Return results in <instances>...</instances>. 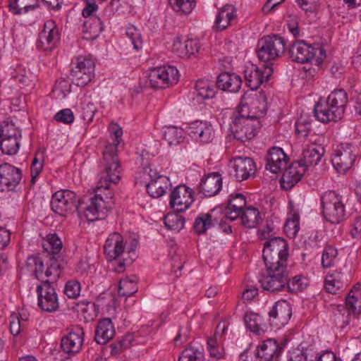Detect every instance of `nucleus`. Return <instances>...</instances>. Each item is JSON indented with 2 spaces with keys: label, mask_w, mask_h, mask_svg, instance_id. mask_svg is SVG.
Instances as JSON below:
<instances>
[{
  "label": "nucleus",
  "mask_w": 361,
  "mask_h": 361,
  "mask_svg": "<svg viewBox=\"0 0 361 361\" xmlns=\"http://www.w3.org/2000/svg\"><path fill=\"white\" fill-rule=\"evenodd\" d=\"M115 139L113 143L106 145L103 152V164L104 171L102 173L101 180L99 182L95 192L90 198V204L84 208V214L88 221L102 219L106 216L108 212L111 210L114 202L113 195L109 192L104 199L101 193L102 189L109 190V183H117L120 180V161L117 155V147L121 142L123 135L121 128H117L114 131Z\"/></svg>",
  "instance_id": "1"
},
{
  "label": "nucleus",
  "mask_w": 361,
  "mask_h": 361,
  "mask_svg": "<svg viewBox=\"0 0 361 361\" xmlns=\"http://www.w3.org/2000/svg\"><path fill=\"white\" fill-rule=\"evenodd\" d=\"M260 99L265 100L263 95L247 97L245 94L242 97L241 102L236 112L233 114V122L231 130L234 137L242 142L252 140L255 137L261 128L259 117L264 114L265 105L262 104Z\"/></svg>",
  "instance_id": "2"
},
{
  "label": "nucleus",
  "mask_w": 361,
  "mask_h": 361,
  "mask_svg": "<svg viewBox=\"0 0 361 361\" xmlns=\"http://www.w3.org/2000/svg\"><path fill=\"white\" fill-rule=\"evenodd\" d=\"M348 94L343 89L331 92L326 98H320L314 105L313 112L316 118L322 123L340 121L348 104Z\"/></svg>",
  "instance_id": "3"
},
{
  "label": "nucleus",
  "mask_w": 361,
  "mask_h": 361,
  "mask_svg": "<svg viewBox=\"0 0 361 361\" xmlns=\"http://www.w3.org/2000/svg\"><path fill=\"white\" fill-rule=\"evenodd\" d=\"M137 245V241L134 240L128 251V258L124 257L123 259H120V257L124 255L125 249L122 236L118 233H114L106 239L104 245V252L107 260H118L117 266L114 268L115 271L123 272L126 269V265L130 264L134 261L135 250Z\"/></svg>",
  "instance_id": "4"
},
{
  "label": "nucleus",
  "mask_w": 361,
  "mask_h": 361,
  "mask_svg": "<svg viewBox=\"0 0 361 361\" xmlns=\"http://www.w3.org/2000/svg\"><path fill=\"white\" fill-rule=\"evenodd\" d=\"M293 61L305 63L310 62L319 66L326 57V50L319 44H308L304 41H295L288 50Z\"/></svg>",
  "instance_id": "5"
},
{
  "label": "nucleus",
  "mask_w": 361,
  "mask_h": 361,
  "mask_svg": "<svg viewBox=\"0 0 361 361\" xmlns=\"http://www.w3.org/2000/svg\"><path fill=\"white\" fill-rule=\"evenodd\" d=\"M285 51L286 41L276 34L265 35L257 42V57L265 63L276 60Z\"/></svg>",
  "instance_id": "6"
},
{
  "label": "nucleus",
  "mask_w": 361,
  "mask_h": 361,
  "mask_svg": "<svg viewBox=\"0 0 361 361\" xmlns=\"http://www.w3.org/2000/svg\"><path fill=\"white\" fill-rule=\"evenodd\" d=\"M322 214L331 224H339L345 216V205L342 197L334 191L325 192L322 197Z\"/></svg>",
  "instance_id": "7"
},
{
  "label": "nucleus",
  "mask_w": 361,
  "mask_h": 361,
  "mask_svg": "<svg viewBox=\"0 0 361 361\" xmlns=\"http://www.w3.org/2000/svg\"><path fill=\"white\" fill-rule=\"evenodd\" d=\"M51 209L59 215L78 212L80 207V200L77 199L74 192L68 190H61L56 192L51 200Z\"/></svg>",
  "instance_id": "8"
},
{
  "label": "nucleus",
  "mask_w": 361,
  "mask_h": 361,
  "mask_svg": "<svg viewBox=\"0 0 361 361\" xmlns=\"http://www.w3.org/2000/svg\"><path fill=\"white\" fill-rule=\"evenodd\" d=\"M178 80V71L172 66L154 68L150 70L148 75L149 85L154 89L169 87Z\"/></svg>",
  "instance_id": "9"
},
{
  "label": "nucleus",
  "mask_w": 361,
  "mask_h": 361,
  "mask_svg": "<svg viewBox=\"0 0 361 361\" xmlns=\"http://www.w3.org/2000/svg\"><path fill=\"white\" fill-rule=\"evenodd\" d=\"M288 277V270L265 269L260 274L259 282L264 290L276 293L286 289Z\"/></svg>",
  "instance_id": "10"
},
{
  "label": "nucleus",
  "mask_w": 361,
  "mask_h": 361,
  "mask_svg": "<svg viewBox=\"0 0 361 361\" xmlns=\"http://www.w3.org/2000/svg\"><path fill=\"white\" fill-rule=\"evenodd\" d=\"M52 283L49 279L42 280V283L37 287L38 306L47 312H56L59 307L58 295Z\"/></svg>",
  "instance_id": "11"
},
{
  "label": "nucleus",
  "mask_w": 361,
  "mask_h": 361,
  "mask_svg": "<svg viewBox=\"0 0 361 361\" xmlns=\"http://www.w3.org/2000/svg\"><path fill=\"white\" fill-rule=\"evenodd\" d=\"M145 176H148L149 178V181L145 180V183L147 191L151 197L158 198L166 193L170 185L168 177L159 175L155 169H152L150 166L143 169L142 177L144 179H146Z\"/></svg>",
  "instance_id": "12"
},
{
  "label": "nucleus",
  "mask_w": 361,
  "mask_h": 361,
  "mask_svg": "<svg viewBox=\"0 0 361 361\" xmlns=\"http://www.w3.org/2000/svg\"><path fill=\"white\" fill-rule=\"evenodd\" d=\"M94 75V61L85 56L77 58V63L75 68L71 69V79L77 86H85Z\"/></svg>",
  "instance_id": "13"
},
{
  "label": "nucleus",
  "mask_w": 361,
  "mask_h": 361,
  "mask_svg": "<svg viewBox=\"0 0 361 361\" xmlns=\"http://www.w3.org/2000/svg\"><path fill=\"white\" fill-rule=\"evenodd\" d=\"M273 73L272 64L262 65L258 67L251 64L244 71V77L246 85L252 90H257L262 84L269 79Z\"/></svg>",
  "instance_id": "14"
},
{
  "label": "nucleus",
  "mask_w": 361,
  "mask_h": 361,
  "mask_svg": "<svg viewBox=\"0 0 361 361\" xmlns=\"http://www.w3.org/2000/svg\"><path fill=\"white\" fill-rule=\"evenodd\" d=\"M22 171L8 163L0 165V190L14 191L22 179Z\"/></svg>",
  "instance_id": "15"
},
{
  "label": "nucleus",
  "mask_w": 361,
  "mask_h": 361,
  "mask_svg": "<svg viewBox=\"0 0 361 361\" xmlns=\"http://www.w3.org/2000/svg\"><path fill=\"white\" fill-rule=\"evenodd\" d=\"M193 201L192 189L185 185H180L171 192L169 204L175 212L179 213L188 209Z\"/></svg>",
  "instance_id": "16"
},
{
  "label": "nucleus",
  "mask_w": 361,
  "mask_h": 361,
  "mask_svg": "<svg viewBox=\"0 0 361 361\" xmlns=\"http://www.w3.org/2000/svg\"><path fill=\"white\" fill-rule=\"evenodd\" d=\"M355 157L352 145L342 143L335 150L331 161L338 172L344 173L353 166Z\"/></svg>",
  "instance_id": "17"
},
{
  "label": "nucleus",
  "mask_w": 361,
  "mask_h": 361,
  "mask_svg": "<svg viewBox=\"0 0 361 361\" xmlns=\"http://www.w3.org/2000/svg\"><path fill=\"white\" fill-rule=\"evenodd\" d=\"M231 164L233 169L232 175L238 181L247 180L253 176L257 171L256 164L250 157H237L231 160Z\"/></svg>",
  "instance_id": "18"
},
{
  "label": "nucleus",
  "mask_w": 361,
  "mask_h": 361,
  "mask_svg": "<svg viewBox=\"0 0 361 361\" xmlns=\"http://www.w3.org/2000/svg\"><path fill=\"white\" fill-rule=\"evenodd\" d=\"M84 336L85 331L80 326H73L69 333L61 338V349L68 354L78 353L82 348Z\"/></svg>",
  "instance_id": "19"
},
{
  "label": "nucleus",
  "mask_w": 361,
  "mask_h": 361,
  "mask_svg": "<svg viewBox=\"0 0 361 361\" xmlns=\"http://www.w3.org/2000/svg\"><path fill=\"white\" fill-rule=\"evenodd\" d=\"M271 326L278 329L286 324L291 317V308L286 301H278L269 312Z\"/></svg>",
  "instance_id": "20"
},
{
  "label": "nucleus",
  "mask_w": 361,
  "mask_h": 361,
  "mask_svg": "<svg viewBox=\"0 0 361 361\" xmlns=\"http://www.w3.org/2000/svg\"><path fill=\"white\" fill-rule=\"evenodd\" d=\"M288 157L283 149L274 147L271 148L266 156V169L273 173H277L286 168Z\"/></svg>",
  "instance_id": "21"
},
{
  "label": "nucleus",
  "mask_w": 361,
  "mask_h": 361,
  "mask_svg": "<svg viewBox=\"0 0 361 361\" xmlns=\"http://www.w3.org/2000/svg\"><path fill=\"white\" fill-rule=\"evenodd\" d=\"M285 344L284 342L280 345L273 338L267 339L258 349L257 356L264 361H279Z\"/></svg>",
  "instance_id": "22"
},
{
  "label": "nucleus",
  "mask_w": 361,
  "mask_h": 361,
  "mask_svg": "<svg viewBox=\"0 0 361 361\" xmlns=\"http://www.w3.org/2000/svg\"><path fill=\"white\" fill-rule=\"evenodd\" d=\"M221 188L222 178L218 172H214L202 179L198 187V191L205 197H212L219 193Z\"/></svg>",
  "instance_id": "23"
},
{
  "label": "nucleus",
  "mask_w": 361,
  "mask_h": 361,
  "mask_svg": "<svg viewBox=\"0 0 361 361\" xmlns=\"http://www.w3.org/2000/svg\"><path fill=\"white\" fill-rule=\"evenodd\" d=\"M285 171L281 178V187L286 190L292 188L298 182H299L306 171L305 169L298 161L292 163L288 168H285Z\"/></svg>",
  "instance_id": "24"
},
{
  "label": "nucleus",
  "mask_w": 361,
  "mask_h": 361,
  "mask_svg": "<svg viewBox=\"0 0 361 361\" xmlns=\"http://www.w3.org/2000/svg\"><path fill=\"white\" fill-rule=\"evenodd\" d=\"M243 81L240 75L234 73L223 72L216 79V87L231 93H236L241 87Z\"/></svg>",
  "instance_id": "25"
},
{
  "label": "nucleus",
  "mask_w": 361,
  "mask_h": 361,
  "mask_svg": "<svg viewBox=\"0 0 361 361\" xmlns=\"http://www.w3.org/2000/svg\"><path fill=\"white\" fill-rule=\"evenodd\" d=\"M59 39V32L56 24H44L39 34L37 47L43 50L51 49Z\"/></svg>",
  "instance_id": "26"
},
{
  "label": "nucleus",
  "mask_w": 361,
  "mask_h": 361,
  "mask_svg": "<svg viewBox=\"0 0 361 361\" xmlns=\"http://www.w3.org/2000/svg\"><path fill=\"white\" fill-rule=\"evenodd\" d=\"M324 153V149L322 147L312 145L303 150L302 158L297 161L307 170L308 167L317 165Z\"/></svg>",
  "instance_id": "27"
},
{
  "label": "nucleus",
  "mask_w": 361,
  "mask_h": 361,
  "mask_svg": "<svg viewBox=\"0 0 361 361\" xmlns=\"http://www.w3.org/2000/svg\"><path fill=\"white\" fill-rule=\"evenodd\" d=\"M115 334L114 326L111 319L104 318L99 321L96 330L94 340L100 345L106 344Z\"/></svg>",
  "instance_id": "28"
},
{
  "label": "nucleus",
  "mask_w": 361,
  "mask_h": 361,
  "mask_svg": "<svg viewBox=\"0 0 361 361\" xmlns=\"http://www.w3.org/2000/svg\"><path fill=\"white\" fill-rule=\"evenodd\" d=\"M190 134L203 143L211 142L214 139V131L211 125L202 121H195L190 126Z\"/></svg>",
  "instance_id": "29"
},
{
  "label": "nucleus",
  "mask_w": 361,
  "mask_h": 361,
  "mask_svg": "<svg viewBox=\"0 0 361 361\" xmlns=\"http://www.w3.org/2000/svg\"><path fill=\"white\" fill-rule=\"evenodd\" d=\"M269 251L271 255H281L288 257V245L287 241L281 237H271L264 243L263 253H267Z\"/></svg>",
  "instance_id": "30"
},
{
  "label": "nucleus",
  "mask_w": 361,
  "mask_h": 361,
  "mask_svg": "<svg viewBox=\"0 0 361 361\" xmlns=\"http://www.w3.org/2000/svg\"><path fill=\"white\" fill-rule=\"evenodd\" d=\"M345 308L348 314L361 313V284H356L345 298Z\"/></svg>",
  "instance_id": "31"
},
{
  "label": "nucleus",
  "mask_w": 361,
  "mask_h": 361,
  "mask_svg": "<svg viewBox=\"0 0 361 361\" xmlns=\"http://www.w3.org/2000/svg\"><path fill=\"white\" fill-rule=\"evenodd\" d=\"M67 262L64 256H56L54 258H49V262L47 263V268L44 272L47 279L51 281H56L60 276L61 269H64Z\"/></svg>",
  "instance_id": "32"
},
{
  "label": "nucleus",
  "mask_w": 361,
  "mask_h": 361,
  "mask_svg": "<svg viewBox=\"0 0 361 361\" xmlns=\"http://www.w3.org/2000/svg\"><path fill=\"white\" fill-rule=\"evenodd\" d=\"M39 7V0H8L9 11L15 15L27 13Z\"/></svg>",
  "instance_id": "33"
},
{
  "label": "nucleus",
  "mask_w": 361,
  "mask_h": 361,
  "mask_svg": "<svg viewBox=\"0 0 361 361\" xmlns=\"http://www.w3.org/2000/svg\"><path fill=\"white\" fill-rule=\"evenodd\" d=\"M42 247L49 255V258H54L56 256H63L61 253L62 249V242L58 235L54 234H49L47 236L42 243Z\"/></svg>",
  "instance_id": "34"
},
{
  "label": "nucleus",
  "mask_w": 361,
  "mask_h": 361,
  "mask_svg": "<svg viewBox=\"0 0 361 361\" xmlns=\"http://www.w3.org/2000/svg\"><path fill=\"white\" fill-rule=\"evenodd\" d=\"M25 268L38 280H43L44 262L39 255H30L27 258Z\"/></svg>",
  "instance_id": "35"
},
{
  "label": "nucleus",
  "mask_w": 361,
  "mask_h": 361,
  "mask_svg": "<svg viewBox=\"0 0 361 361\" xmlns=\"http://www.w3.org/2000/svg\"><path fill=\"white\" fill-rule=\"evenodd\" d=\"M263 259L266 265V269L287 270L288 257H281V255H271L269 251L267 253H263Z\"/></svg>",
  "instance_id": "36"
},
{
  "label": "nucleus",
  "mask_w": 361,
  "mask_h": 361,
  "mask_svg": "<svg viewBox=\"0 0 361 361\" xmlns=\"http://www.w3.org/2000/svg\"><path fill=\"white\" fill-rule=\"evenodd\" d=\"M0 137L21 140L22 132L11 120H6L0 125Z\"/></svg>",
  "instance_id": "37"
},
{
  "label": "nucleus",
  "mask_w": 361,
  "mask_h": 361,
  "mask_svg": "<svg viewBox=\"0 0 361 361\" xmlns=\"http://www.w3.org/2000/svg\"><path fill=\"white\" fill-rule=\"evenodd\" d=\"M259 219L260 213L258 209L255 207H247L242 212V224L246 228H255L259 223Z\"/></svg>",
  "instance_id": "38"
},
{
  "label": "nucleus",
  "mask_w": 361,
  "mask_h": 361,
  "mask_svg": "<svg viewBox=\"0 0 361 361\" xmlns=\"http://www.w3.org/2000/svg\"><path fill=\"white\" fill-rule=\"evenodd\" d=\"M136 282V279H130L129 277L122 279L119 281L118 289V295L130 297L135 293L138 290Z\"/></svg>",
  "instance_id": "39"
},
{
  "label": "nucleus",
  "mask_w": 361,
  "mask_h": 361,
  "mask_svg": "<svg viewBox=\"0 0 361 361\" xmlns=\"http://www.w3.org/2000/svg\"><path fill=\"white\" fill-rule=\"evenodd\" d=\"M20 140L0 137V149L4 154L13 156L18 152Z\"/></svg>",
  "instance_id": "40"
},
{
  "label": "nucleus",
  "mask_w": 361,
  "mask_h": 361,
  "mask_svg": "<svg viewBox=\"0 0 361 361\" xmlns=\"http://www.w3.org/2000/svg\"><path fill=\"white\" fill-rule=\"evenodd\" d=\"M165 226L176 232L182 230L185 225V219L176 213L167 214L164 217Z\"/></svg>",
  "instance_id": "41"
},
{
  "label": "nucleus",
  "mask_w": 361,
  "mask_h": 361,
  "mask_svg": "<svg viewBox=\"0 0 361 361\" xmlns=\"http://www.w3.org/2000/svg\"><path fill=\"white\" fill-rule=\"evenodd\" d=\"M183 131L175 126L166 127L164 130V137L169 145H176L183 139Z\"/></svg>",
  "instance_id": "42"
},
{
  "label": "nucleus",
  "mask_w": 361,
  "mask_h": 361,
  "mask_svg": "<svg viewBox=\"0 0 361 361\" xmlns=\"http://www.w3.org/2000/svg\"><path fill=\"white\" fill-rule=\"evenodd\" d=\"M14 78L22 88H32L35 86V75L29 70L19 69Z\"/></svg>",
  "instance_id": "43"
},
{
  "label": "nucleus",
  "mask_w": 361,
  "mask_h": 361,
  "mask_svg": "<svg viewBox=\"0 0 361 361\" xmlns=\"http://www.w3.org/2000/svg\"><path fill=\"white\" fill-rule=\"evenodd\" d=\"M216 87L204 80H197L195 84V89L198 96L203 99H212L216 94Z\"/></svg>",
  "instance_id": "44"
},
{
  "label": "nucleus",
  "mask_w": 361,
  "mask_h": 361,
  "mask_svg": "<svg viewBox=\"0 0 361 361\" xmlns=\"http://www.w3.org/2000/svg\"><path fill=\"white\" fill-rule=\"evenodd\" d=\"M212 225L210 214H200L195 219L193 228L198 234H202Z\"/></svg>",
  "instance_id": "45"
},
{
  "label": "nucleus",
  "mask_w": 361,
  "mask_h": 361,
  "mask_svg": "<svg viewBox=\"0 0 361 361\" xmlns=\"http://www.w3.org/2000/svg\"><path fill=\"white\" fill-rule=\"evenodd\" d=\"M103 30V24H82V38L86 40L95 39Z\"/></svg>",
  "instance_id": "46"
},
{
  "label": "nucleus",
  "mask_w": 361,
  "mask_h": 361,
  "mask_svg": "<svg viewBox=\"0 0 361 361\" xmlns=\"http://www.w3.org/2000/svg\"><path fill=\"white\" fill-rule=\"evenodd\" d=\"M236 16L235 8L232 5L227 4L219 11L215 23H221L223 20L231 23V21L236 19Z\"/></svg>",
  "instance_id": "47"
},
{
  "label": "nucleus",
  "mask_w": 361,
  "mask_h": 361,
  "mask_svg": "<svg viewBox=\"0 0 361 361\" xmlns=\"http://www.w3.org/2000/svg\"><path fill=\"white\" fill-rule=\"evenodd\" d=\"M178 361H204V355L193 348H185L179 356Z\"/></svg>",
  "instance_id": "48"
},
{
  "label": "nucleus",
  "mask_w": 361,
  "mask_h": 361,
  "mask_svg": "<svg viewBox=\"0 0 361 361\" xmlns=\"http://www.w3.org/2000/svg\"><path fill=\"white\" fill-rule=\"evenodd\" d=\"M337 250L332 246H327L323 251L322 257V264L324 268H329L334 265V262L337 257Z\"/></svg>",
  "instance_id": "49"
},
{
  "label": "nucleus",
  "mask_w": 361,
  "mask_h": 361,
  "mask_svg": "<svg viewBox=\"0 0 361 361\" xmlns=\"http://www.w3.org/2000/svg\"><path fill=\"white\" fill-rule=\"evenodd\" d=\"M245 322L247 328L252 332L256 334H260L261 331L264 332V329L262 325L258 323L259 317L257 314L250 313L247 314L245 316Z\"/></svg>",
  "instance_id": "50"
},
{
  "label": "nucleus",
  "mask_w": 361,
  "mask_h": 361,
  "mask_svg": "<svg viewBox=\"0 0 361 361\" xmlns=\"http://www.w3.org/2000/svg\"><path fill=\"white\" fill-rule=\"evenodd\" d=\"M195 0H176L173 1V9L180 13H190L195 7Z\"/></svg>",
  "instance_id": "51"
},
{
  "label": "nucleus",
  "mask_w": 361,
  "mask_h": 361,
  "mask_svg": "<svg viewBox=\"0 0 361 361\" xmlns=\"http://www.w3.org/2000/svg\"><path fill=\"white\" fill-rule=\"evenodd\" d=\"M247 204L245 196L241 193H235L230 195L228 200L229 208H235L234 209L243 211Z\"/></svg>",
  "instance_id": "52"
},
{
  "label": "nucleus",
  "mask_w": 361,
  "mask_h": 361,
  "mask_svg": "<svg viewBox=\"0 0 361 361\" xmlns=\"http://www.w3.org/2000/svg\"><path fill=\"white\" fill-rule=\"evenodd\" d=\"M207 348L211 357L216 359H220L223 357L224 349L217 344L216 338H209L207 340Z\"/></svg>",
  "instance_id": "53"
},
{
  "label": "nucleus",
  "mask_w": 361,
  "mask_h": 361,
  "mask_svg": "<svg viewBox=\"0 0 361 361\" xmlns=\"http://www.w3.org/2000/svg\"><path fill=\"white\" fill-rule=\"evenodd\" d=\"M172 51L180 58H188V50L186 47V40L183 42L178 37L173 43Z\"/></svg>",
  "instance_id": "54"
},
{
  "label": "nucleus",
  "mask_w": 361,
  "mask_h": 361,
  "mask_svg": "<svg viewBox=\"0 0 361 361\" xmlns=\"http://www.w3.org/2000/svg\"><path fill=\"white\" fill-rule=\"evenodd\" d=\"M80 292V284L76 281H69L64 288V293L70 298H76Z\"/></svg>",
  "instance_id": "55"
},
{
  "label": "nucleus",
  "mask_w": 361,
  "mask_h": 361,
  "mask_svg": "<svg viewBox=\"0 0 361 361\" xmlns=\"http://www.w3.org/2000/svg\"><path fill=\"white\" fill-rule=\"evenodd\" d=\"M54 119L58 122L70 124L74 121V115L70 109H64L55 114Z\"/></svg>",
  "instance_id": "56"
},
{
  "label": "nucleus",
  "mask_w": 361,
  "mask_h": 361,
  "mask_svg": "<svg viewBox=\"0 0 361 361\" xmlns=\"http://www.w3.org/2000/svg\"><path fill=\"white\" fill-rule=\"evenodd\" d=\"M286 289L289 292L296 293L303 289V283L300 276H295L291 279H287V285Z\"/></svg>",
  "instance_id": "57"
},
{
  "label": "nucleus",
  "mask_w": 361,
  "mask_h": 361,
  "mask_svg": "<svg viewBox=\"0 0 361 361\" xmlns=\"http://www.w3.org/2000/svg\"><path fill=\"white\" fill-rule=\"evenodd\" d=\"M295 130L299 136L307 137L312 130L311 123L308 121L299 120L295 123Z\"/></svg>",
  "instance_id": "58"
},
{
  "label": "nucleus",
  "mask_w": 361,
  "mask_h": 361,
  "mask_svg": "<svg viewBox=\"0 0 361 361\" xmlns=\"http://www.w3.org/2000/svg\"><path fill=\"white\" fill-rule=\"evenodd\" d=\"M341 288V283L333 279L332 276H328L325 280V288L327 292L336 294L337 290Z\"/></svg>",
  "instance_id": "59"
},
{
  "label": "nucleus",
  "mask_w": 361,
  "mask_h": 361,
  "mask_svg": "<svg viewBox=\"0 0 361 361\" xmlns=\"http://www.w3.org/2000/svg\"><path fill=\"white\" fill-rule=\"evenodd\" d=\"M189 329L188 327H181L173 339L174 345L178 346L186 342L188 339Z\"/></svg>",
  "instance_id": "60"
},
{
  "label": "nucleus",
  "mask_w": 361,
  "mask_h": 361,
  "mask_svg": "<svg viewBox=\"0 0 361 361\" xmlns=\"http://www.w3.org/2000/svg\"><path fill=\"white\" fill-rule=\"evenodd\" d=\"M43 165L42 163H39L38 159L35 157L34 159L32 160V165H31V183L34 184L36 178L39 175L42 169Z\"/></svg>",
  "instance_id": "61"
},
{
  "label": "nucleus",
  "mask_w": 361,
  "mask_h": 361,
  "mask_svg": "<svg viewBox=\"0 0 361 361\" xmlns=\"http://www.w3.org/2000/svg\"><path fill=\"white\" fill-rule=\"evenodd\" d=\"M319 0H295L298 6L305 11L314 12Z\"/></svg>",
  "instance_id": "62"
},
{
  "label": "nucleus",
  "mask_w": 361,
  "mask_h": 361,
  "mask_svg": "<svg viewBox=\"0 0 361 361\" xmlns=\"http://www.w3.org/2000/svg\"><path fill=\"white\" fill-rule=\"evenodd\" d=\"M285 228L286 231H293V233L295 235L299 230L298 215L294 214L292 219H288L285 224Z\"/></svg>",
  "instance_id": "63"
},
{
  "label": "nucleus",
  "mask_w": 361,
  "mask_h": 361,
  "mask_svg": "<svg viewBox=\"0 0 361 361\" xmlns=\"http://www.w3.org/2000/svg\"><path fill=\"white\" fill-rule=\"evenodd\" d=\"M11 240V232L5 228L0 227V249L5 248Z\"/></svg>",
  "instance_id": "64"
}]
</instances>
